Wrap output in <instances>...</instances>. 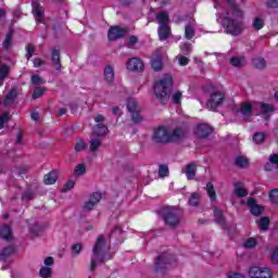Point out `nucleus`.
Instances as JSON below:
<instances>
[{"instance_id": "f257e3e1", "label": "nucleus", "mask_w": 278, "mask_h": 278, "mask_svg": "<svg viewBox=\"0 0 278 278\" xmlns=\"http://www.w3.org/2000/svg\"><path fill=\"white\" fill-rule=\"evenodd\" d=\"M226 3L228 5V11L224 18L226 31L231 36H240L244 30V12L233 0H226Z\"/></svg>"}, {"instance_id": "f03ea898", "label": "nucleus", "mask_w": 278, "mask_h": 278, "mask_svg": "<svg viewBox=\"0 0 278 278\" xmlns=\"http://www.w3.org/2000/svg\"><path fill=\"white\" fill-rule=\"evenodd\" d=\"M110 248L105 244V238L100 235L92 249L90 270L94 271L98 264H105V260H112V256H108Z\"/></svg>"}, {"instance_id": "7ed1b4c3", "label": "nucleus", "mask_w": 278, "mask_h": 278, "mask_svg": "<svg viewBox=\"0 0 278 278\" xmlns=\"http://www.w3.org/2000/svg\"><path fill=\"white\" fill-rule=\"evenodd\" d=\"M170 88H173V76L170 74H166L154 84V94L163 105L168 103Z\"/></svg>"}, {"instance_id": "20e7f679", "label": "nucleus", "mask_w": 278, "mask_h": 278, "mask_svg": "<svg viewBox=\"0 0 278 278\" xmlns=\"http://www.w3.org/2000/svg\"><path fill=\"white\" fill-rule=\"evenodd\" d=\"M182 211L173 206L163 210V217L168 227H177L181 223Z\"/></svg>"}, {"instance_id": "39448f33", "label": "nucleus", "mask_w": 278, "mask_h": 278, "mask_svg": "<svg viewBox=\"0 0 278 278\" xmlns=\"http://www.w3.org/2000/svg\"><path fill=\"white\" fill-rule=\"evenodd\" d=\"M225 102V92L222 90H215L211 93V97L206 103L207 110L214 111Z\"/></svg>"}, {"instance_id": "423d86ee", "label": "nucleus", "mask_w": 278, "mask_h": 278, "mask_svg": "<svg viewBox=\"0 0 278 278\" xmlns=\"http://www.w3.org/2000/svg\"><path fill=\"white\" fill-rule=\"evenodd\" d=\"M154 142H159L161 144H166L170 142V132L166 126H160L154 129L153 134Z\"/></svg>"}, {"instance_id": "0eeeda50", "label": "nucleus", "mask_w": 278, "mask_h": 278, "mask_svg": "<svg viewBox=\"0 0 278 278\" xmlns=\"http://www.w3.org/2000/svg\"><path fill=\"white\" fill-rule=\"evenodd\" d=\"M251 278H273V270L268 267H251L249 270Z\"/></svg>"}, {"instance_id": "6e6552de", "label": "nucleus", "mask_w": 278, "mask_h": 278, "mask_svg": "<svg viewBox=\"0 0 278 278\" xmlns=\"http://www.w3.org/2000/svg\"><path fill=\"white\" fill-rule=\"evenodd\" d=\"M94 122L97 125L93 127L92 131L94 136L101 137L108 135V126H105V116L103 115H97L94 117Z\"/></svg>"}, {"instance_id": "1a4fd4ad", "label": "nucleus", "mask_w": 278, "mask_h": 278, "mask_svg": "<svg viewBox=\"0 0 278 278\" xmlns=\"http://www.w3.org/2000/svg\"><path fill=\"white\" fill-rule=\"evenodd\" d=\"M127 34V29L121 26H112L109 29L108 38L109 40H118V38H123Z\"/></svg>"}, {"instance_id": "9d476101", "label": "nucleus", "mask_w": 278, "mask_h": 278, "mask_svg": "<svg viewBox=\"0 0 278 278\" xmlns=\"http://www.w3.org/2000/svg\"><path fill=\"white\" fill-rule=\"evenodd\" d=\"M126 68L132 72H141L144 71V63L138 58H132L127 61Z\"/></svg>"}, {"instance_id": "9b49d317", "label": "nucleus", "mask_w": 278, "mask_h": 278, "mask_svg": "<svg viewBox=\"0 0 278 278\" xmlns=\"http://www.w3.org/2000/svg\"><path fill=\"white\" fill-rule=\"evenodd\" d=\"M212 131V127L207 124H199L194 129L197 138H207V136H210Z\"/></svg>"}, {"instance_id": "f8f14e48", "label": "nucleus", "mask_w": 278, "mask_h": 278, "mask_svg": "<svg viewBox=\"0 0 278 278\" xmlns=\"http://www.w3.org/2000/svg\"><path fill=\"white\" fill-rule=\"evenodd\" d=\"M31 5H33V14L37 23H40V21H42V17L45 16V9L42 8V5H40L38 0H34L31 2Z\"/></svg>"}, {"instance_id": "ddd939ff", "label": "nucleus", "mask_w": 278, "mask_h": 278, "mask_svg": "<svg viewBox=\"0 0 278 278\" xmlns=\"http://www.w3.org/2000/svg\"><path fill=\"white\" fill-rule=\"evenodd\" d=\"M172 256L169 254H162L155 261L156 270H162L165 268L166 264H172Z\"/></svg>"}, {"instance_id": "4468645a", "label": "nucleus", "mask_w": 278, "mask_h": 278, "mask_svg": "<svg viewBox=\"0 0 278 278\" xmlns=\"http://www.w3.org/2000/svg\"><path fill=\"white\" fill-rule=\"evenodd\" d=\"M186 138V130L184 128H175L169 132V142H179Z\"/></svg>"}, {"instance_id": "2eb2a0df", "label": "nucleus", "mask_w": 278, "mask_h": 278, "mask_svg": "<svg viewBox=\"0 0 278 278\" xmlns=\"http://www.w3.org/2000/svg\"><path fill=\"white\" fill-rule=\"evenodd\" d=\"M162 49L156 50L154 53L155 58L151 60V67L153 71H162L164 68V64L162 63V55H160V52Z\"/></svg>"}, {"instance_id": "dca6fc26", "label": "nucleus", "mask_w": 278, "mask_h": 278, "mask_svg": "<svg viewBox=\"0 0 278 278\" xmlns=\"http://www.w3.org/2000/svg\"><path fill=\"white\" fill-rule=\"evenodd\" d=\"M248 206L250 207V212L253 216H260V215H262V212H264V207L257 205L255 203L254 198H250L248 200Z\"/></svg>"}, {"instance_id": "f3484780", "label": "nucleus", "mask_w": 278, "mask_h": 278, "mask_svg": "<svg viewBox=\"0 0 278 278\" xmlns=\"http://www.w3.org/2000/svg\"><path fill=\"white\" fill-rule=\"evenodd\" d=\"M187 179L189 181H192V179H194V177H197V164L194 163H190L188 164L186 167H185V170H184Z\"/></svg>"}, {"instance_id": "a211bd4d", "label": "nucleus", "mask_w": 278, "mask_h": 278, "mask_svg": "<svg viewBox=\"0 0 278 278\" xmlns=\"http://www.w3.org/2000/svg\"><path fill=\"white\" fill-rule=\"evenodd\" d=\"M51 60L55 71H62V63L60 62V48H54L52 50Z\"/></svg>"}, {"instance_id": "6ab92c4d", "label": "nucleus", "mask_w": 278, "mask_h": 278, "mask_svg": "<svg viewBox=\"0 0 278 278\" xmlns=\"http://www.w3.org/2000/svg\"><path fill=\"white\" fill-rule=\"evenodd\" d=\"M101 147H103V140H101L100 138L92 137L89 140L90 153H97V151H99V149H101Z\"/></svg>"}, {"instance_id": "aec40b11", "label": "nucleus", "mask_w": 278, "mask_h": 278, "mask_svg": "<svg viewBox=\"0 0 278 278\" xmlns=\"http://www.w3.org/2000/svg\"><path fill=\"white\" fill-rule=\"evenodd\" d=\"M104 79L108 84H113L114 83V77H115V73H114V66L112 65H106L104 67Z\"/></svg>"}, {"instance_id": "412c9836", "label": "nucleus", "mask_w": 278, "mask_h": 278, "mask_svg": "<svg viewBox=\"0 0 278 278\" xmlns=\"http://www.w3.org/2000/svg\"><path fill=\"white\" fill-rule=\"evenodd\" d=\"M58 181V170H51L49 174L45 175L43 184L46 186H53Z\"/></svg>"}, {"instance_id": "4be33fe9", "label": "nucleus", "mask_w": 278, "mask_h": 278, "mask_svg": "<svg viewBox=\"0 0 278 278\" xmlns=\"http://www.w3.org/2000/svg\"><path fill=\"white\" fill-rule=\"evenodd\" d=\"M16 97H18V89L17 88H13L10 90L9 94L5 97L4 99V105H12V103H14Z\"/></svg>"}, {"instance_id": "5701e85b", "label": "nucleus", "mask_w": 278, "mask_h": 278, "mask_svg": "<svg viewBox=\"0 0 278 278\" xmlns=\"http://www.w3.org/2000/svg\"><path fill=\"white\" fill-rule=\"evenodd\" d=\"M253 110H255V104H251L249 102H243L241 104V114L243 116H251V114H253Z\"/></svg>"}, {"instance_id": "b1692460", "label": "nucleus", "mask_w": 278, "mask_h": 278, "mask_svg": "<svg viewBox=\"0 0 278 278\" xmlns=\"http://www.w3.org/2000/svg\"><path fill=\"white\" fill-rule=\"evenodd\" d=\"M170 36V27L168 25H163L159 27V37L160 40H167Z\"/></svg>"}, {"instance_id": "393cba45", "label": "nucleus", "mask_w": 278, "mask_h": 278, "mask_svg": "<svg viewBox=\"0 0 278 278\" xmlns=\"http://www.w3.org/2000/svg\"><path fill=\"white\" fill-rule=\"evenodd\" d=\"M127 110H128L129 114H131L134 112H140V105H138V101H136V99H134V98L128 99Z\"/></svg>"}, {"instance_id": "a878e982", "label": "nucleus", "mask_w": 278, "mask_h": 278, "mask_svg": "<svg viewBox=\"0 0 278 278\" xmlns=\"http://www.w3.org/2000/svg\"><path fill=\"white\" fill-rule=\"evenodd\" d=\"M214 217L217 225H219L220 227H225V216L223 215V211H220V208L214 210Z\"/></svg>"}, {"instance_id": "bb28decb", "label": "nucleus", "mask_w": 278, "mask_h": 278, "mask_svg": "<svg viewBox=\"0 0 278 278\" xmlns=\"http://www.w3.org/2000/svg\"><path fill=\"white\" fill-rule=\"evenodd\" d=\"M233 193L236 194V197H239L240 199L247 197V194H249L247 192V189L242 188V182H235V191Z\"/></svg>"}, {"instance_id": "cd10ccee", "label": "nucleus", "mask_w": 278, "mask_h": 278, "mask_svg": "<svg viewBox=\"0 0 278 278\" xmlns=\"http://www.w3.org/2000/svg\"><path fill=\"white\" fill-rule=\"evenodd\" d=\"M156 21L160 26L168 25V13L166 11L157 13Z\"/></svg>"}, {"instance_id": "c85d7f7f", "label": "nucleus", "mask_w": 278, "mask_h": 278, "mask_svg": "<svg viewBox=\"0 0 278 278\" xmlns=\"http://www.w3.org/2000/svg\"><path fill=\"white\" fill-rule=\"evenodd\" d=\"M0 236L3 240H10V238H12V228L8 225L2 226L0 228Z\"/></svg>"}, {"instance_id": "c756f323", "label": "nucleus", "mask_w": 278, "mask_h": 278, "mask_svg": "<svg viewBox=\"0 0 278 278\" xmlns=\"http://www.w3.org/2000/svg\"><path fill=\"white\" fill-rule=\"evenodd\" d=\"M201 203V195L199 193H191L189 198V205L192 207H199V204Z\"/></svg>"}, {"instance_id": "7c9ffc66", "label": "nucleus", "mask_w": 278, "mask_h": 278, "mask_svg": "<svg viewBox=\"0 0 278 278\" xmlns=\"http://www.w3.org/2000/svg\"><path fill=\"white\" fill-rule=\"evenodd\" d=\"M252 27H253V29H255V31H260V29H263L264 28V18H262L260 16L254 17Z\"/></svg>"}, {"instance_id": "2f4dec72", "label": "nucleus", "mask_w": 278, "mask_h": 278, "mask_svg": "<svg viewBox=\"0 0 278 278\" xmlns=\"http://www.w3.org/2000/svg\"><path fill=\"white\" fill-rule=\"evenodd\" d=\"M235 163L239 168H247L249 166V160L244 156H237Z\"/></svg>"}, {"instance_id": "473e14b6", "label": "nucleus", "mask_w": 278, "mask_h": 278, "mask_svg": "<svg viewBox=\"0 0 278 278\" xmlns=\"http://www.w3.org/2000/svg\"><path fill=\"white\" fill-rule=\"evenodd\" d=\"M53 274V269L51 267L43 266L39 270V276L42 278H51Z\"/></svg>"}, {"instance_id": "72a5a7b5", "label": "nucleus", "mask_w": 278, "mask_h": 278, "mask_svg": "<svg viewBox=\"0 0 278 278\" xmlns=\"http://www.w3.org/2000/svg\"><path fill=\"white\" fill-rule=\"evenodd\" d=\"M130 118H131L132 123H135V125H138V124L142 123V121H144V118L140 114V111H135V112L130 113Z\"/></svg>"}, {"instance_id": "f704fd0d", "label": "nucleus", "mask_w": 278, "mask_h": 278, "mask_svg": "<svg viewBox=\"0 0 278 278\" xmlns=\"http://www.w3.org/2000/svg\"><path fill=\"white\" fill-rule=\"evenodd\" d=\"M269 225H270V219L268 217H262L258 220V227L262 231H267Z\"/></svg>"}, {"instance_id": "c9c22d12", "label": "nucleus", "mask_w": 278, "mask_h": 278, "mask_svg": "<svg viewBox=\"0 0 278 278\" xmlns=\"http://www.w3.org/2000/svg\"><path fill=\"white\" fill-rule=\"evenodd\" d=\"M206 192L211 201H216V190L214 189V185L212 182H208L206 185Z\"/></svg>"}, {"instance_id": "e433bc0d", "label": "nucleus", "mask_w": 278, "mask_h": 278, "mask_svg": "<svg viewBox=\"0 0 278 278\" xmlns=\"http://www.w3.org/2000/svg\"><path fill=\"white\" fill-rule=\"evenodd\" d=\"M230 64L232 66H236L237 68H240L241 66H244V59L239 56H233L230 59Z\"/></svg>"}, {"instance_id": "4c0bfd02", "label": "nucleus", "mask_w": 278, "mask_h": 278, "mask_svg": "<svg viewBox=\"0 0 278 278\" xmlns=\"http://www.w3.org/2000/svg\"><path fill=\"white\" fill-rule=\"evenodd\" d=\"M264 140H266V135L264 132H255L253 135V142H255V144H262Z\"/></svg>"}, {"instance_id": "58836bf2", "label": "nucleus", "mask_w": 278, "mask_h": 278, "mask_svg": "<svg viewBox=\"0 0 278 278\" xmlns=\"http://www.w3.org/2000/svg\"><path fill=\"white\" fill-rule=\"evenodd\" d=\"M253 65L262 71L266 66V60L264 58H256L253 60Z\"/></svg>"}, {"instance_id": "ea45409f", "label": "nucleus", "mask_w": 278, "mask_h": 278, "mask_svg": "<svg viewBox=\"0 0 278 278\" xmlns=\"http://www.w3.org/2000/svg\"><path fill=\"white\" fill-rule=\"evenodd\" d=\"M185 36L187 40H192V38H194V27L192 25L186 26Z\"/></svg>"}, {"instance_id": "a19ab883", "label": "nucleus", "mask_w": 278, "mask_h": 278, "mask_svg": "<svg viewBox=\"0 0 278 278\" xmlns=\"http://www.w3.org/2000/svg\"><path fill=\"white\" fill-rule=\"evenodd\" d=\"M261 112L262 114H270V112H275V106L267 103H261Z\"/></svg>"}, {"instance_id": "79ce46f5", "label": "nucleus", "mask_w": 278, "mask_h": 278, "mask_svg": "<svg viewBox=\"0 0 278 278\" xmlns=\"http://www.w3.org/2000/svg\"><path fill=\"white\" fill-rule=\"evenodd\" d=\"M45 92H47L45 87H37L33 92V99H40Z\"/></svg>"}, {"instance_id": "37998d69", "label": "nucleus", "mask_w": 278, "mask_h": 278, "mask_svg": "<svg viewBox=\"0 0 278 278\" xmlns=\"http://www.w3.org/2000/svg\"><path fill=\"white\" fill-rule=\"evenodd\" d=\"M181 97H184V93L181 91H174L172 94V101L175 104L181 103Z\"/></svg>"}, {"instance_id": "c03bdc74", "label": "nucleus", "mask_w": 278, "mask_h": 278, "mask_svg": "<svg viewBox=\"0 0 278 278\" xmlns=\"http://www.w3.org/2000/svg\"><path fill=\"white\" fill-rule=\"evenodd\" d=\"M243 247L245 249H255V247H257V240H255L254 238H249L248 240H245V242L243 243Z\"/></svg>"}, {"instance_id": "a18cd8bd", "label": "nucleus", "mask_w": 278, "mask_h": 278, "mask_svg": "<svg viewBox=\"0 0 278 278\" xmlns=\"http://www.w3.org/2000/svg\"><path fill=\"white\" fill-rule=\"evenodd\" d=\"M2 47L3 49H10L12 47V34H7Z\"/></svg>"}, {"instance_id": "49530a36", "label": "nucleus", "mask_w": 278, "mask_h": 278, "mask_svg": "<svg viewBox=\"0 0 278 278\" xmlns=\"http://www.w3.org/2000/svg\"><path fill=\"white\" fill-rule=\"evenodd\" d=\"M101 199H102L101 193L100 192H94L90 195L89 201L97 205V203H99V201H101Z\"/></svg>"}, {"instance_id": "de8ad7c7", "label": "nucleus", "mask_w": 278, "mask_h": 278, "mask_svg": "<svg viewBox=\"0 0 278 278\" xmlns=\"http://www.w3.org/2000/svg\"><path fill=\"white\" fill-rule=\"evenodd\" d=\"M75 175H77V177H81V175H84V173H86V165L84 164H78L74 170Z\"/></svg>"}, {"instance_id": "09e8293b", "label": "nucleus", "mask_w": 278, "mask_h": 278, "mask_svg": "<svg viewBox=\"0 0 278 278\" xmlns=\"http://www.w3.org/2000/svg\"><path fill=\"white\" fill-rule=\"evenodd\" d=\"M45 83H46L45 79H42V77H40V75H33L31 76V84H34L35 86H40Z\"/></svg>"}, {"instance_id": "8fccbe9b", "label": "nucleus", "mask_w": 278, "mask_h": 278, "mask_svg": "<svg viewBox=\"0 0 278 278\" xmlns=\"http://www.w3.org/2000/svg\"><path fill=\"white\" fill-rule=\"evenodd\" d=\"M181 49V53H184V55H188V53H190L192 51V46L190 43H182L180 46Z\"/></svg>"}, {"instance_id": "3c124183", "label": "nucleus", "mask_w": 278, "mask_h": 278, "mask_svg": "<svg viewBox=\"0 0 278 278\" xmlns=\"http://www.w3.org/2000/svg\"><path fill=\"white\" fill-rule=\"evenodd\" d=\"M88 146L86 144V142H84V140H78L76 146H75V151L79 152V151H86V148Z\"/></svg>"}, {"instance_id": "603ef678", "label": "nucleus", "mask_w": 278, "mask_h": 278, "mask_svg": "<svg viewBox=\"0 0 278 278\" xmlns=\"http://www.w3.org/2000/svg\"><path fill=\"white\" fill-rule=\"evenodd\" d=\"M159 175H160V177H168V166L161 165L159 167Z\"/></svg>"}, {"instance_id": "864d4df0", "label": "nucleus", "mask_w": 278, "mask_h": 278, "mask_svg": "<svg viewBox=\"0 0 278 278\" xmlns=\"http://www.w3.org/2000/svg\"><path fill=\"white\" fill-rule=\"evenodd\" d=\"M74 188H75V181L68 180L67 182H65V185L63 187V192H68L71 190H73Z\"/></svg>"}, {"instance_id": "5fc2aeb1", "label": "nucleus", "mask_w": 278, "mask_h": 278, "mask_svg": "<svg viewBox=\"0 0 278 278\" xmlns=\"http://www.w3.org/2000/svg\"><path fill=\"white\" fill-rule=\"evenodd\" d=\"M81 249H83V247L80 243L74 244L72 248L73 256L76 257V255H79L81 253Z\"/></svg>"}, {"instance_id": "6e6d98bb", "label": "nucleus", "mask_w": 278, "mask_h": 278, "mask_svg": "<svg viewBox=\"0 0 278 278\" xmlns=\"http://www.w3.org/2000/svg\"><path fill=\"white\" fill-rule=\"evenodd\" d=\"M269 199L271 203H278V189H274L269 192Z\"/></svg>"}, {"instance_id": "4d7b16f0", "label": "nucleus", "mask_w": 278, "mask_h": 278, "mask_svg": "<svg viewBox=\"0 0 278 278\" xmlns=\"http://www.w3.org/2000/svg\"><path fill=\"white\" fill-rule=\"evenodd\" d=\"M10 121V114L4 113L3 115H0V129H3V125Z\"/></svg>"}, {"instance_id": "13d9d810", "label": "nucleus", "mask_w": 278, "mask_h": 278, "mask_svg": "<svg viewBox=\"0 0 278 278\" xmlns=\"http://www.w3.org/2000/svg\"><path fill=\"white\" fill-rule=\"evenodd\" d=\"M189 63H190V59H188L187 56H184V55L178 56V64L180 66H188Z\"/></svg>"}, {"instance_id": "bf43d9fd", "label": "nucleus", "mask_w": 278, "mask_h": 278, "mask_svg": "<svg viewBox=\"0 0 278 278\" xmlns=\"http://www.w3.org/2000/svg\"><path fill=\"white\" fill-rule=\"evenodd\" d=\"M26 51H27L26 58H27V60H30L31 56L34 55V51H36V48H34L33 45H28V46L26 47Z\"/></svg>"}, {"instance_id": "052dcab7", "label": "nucleus", "mask_w": 278, "mask_h": 278, "mask_svg": "<svg viewBox=\"0 0 278 278\" xmlns=\"http://www.w3.org/2000/svg\"><path fill=\"white\" fill-rule=\"evenodd\" d=\"M8 73H10V67L8 65H1L0 66V77H8Z\"/></svg>"}, {"instance_id": "680f3d73", "label": "nucleus", "mask_w": 278, "mask_h": 278, "mask_svg": "<svg viewBox=\"0 0 278 278\" xmlns=\"http://www.w3.org/2000/svg\"><path fill=\"white\" fill-rule=\"evenodd\" d=\"M54 262L55 261L53 260V257L48 256V257L45 258L43 264H45L46 267L51 268V266H53Z\"/></svg>"}, {"instance_id": "e2e57ef3", "label": "nucleus", "mask_w": 278, "mask_h": 278, "mask_svg": "<svg viewBox=\"0 0 278 278\" xmlns=\"http://www.w3.org/2000/svg\"><path fill=\"white\" fill-rule=\"evenodd\" d=\"M270 260L273 264H278V248L274 250V252L270 255Z\"/></svg>"}, {"instance_id": "0e129e2a", "label": "nucleus", "mask_w": 278, "mask_h": 278, "mask_svg": "<svg viewBox=\"0 0 278 278\" xmlns=\"http://www.w3.org/2000/svg\"><path fill=\"white\" fill-rule=\"evenodd\" d=\"M269 162L270 164H274L275 166L278 167V155L277 154H273L269 156Z\"/></svg>"}, {"instance_id": "69168bd1", "label": "nucleus", "mask_w": 278, "mask_h": 278, "mask_svg": "<svg viewBox=\"0 0 278 278\" xmlns=\"http://www.w3.org/2000/svg\"><path fill=\"white\" fill-rule=\"evenodd\" d=\"M112 113L114 114V116H122L123 115V111H121V108H118V106H113L112 108Z\"/></svg>"}, {"instance_id": "338daca9", "label": "nucleus", "mask_w": 278, "mask_h": 278, "mask_svg": "<svg viewBox=\"0 0 278 278\" xmlns=\"http://www.w3.org/2000/svg\"><path fill=\"white\" fill-rule=\"evenodd\" d=\"M267 8H271V9L278 8V0H269L267 2Z\"/></svg>"}, {"instance_id": "774afa93", "label": "nucleus", "mask_w": 278, "mask_h": 278, "mask_svg": "<svg viewBox=\"0 0 278 278\" xmlns=\"http://www.w3.org/2000/svg\"><path fill=\"white\" fill-rule=\"evenodd\" d=\"M94 204L93 202H90L89 200L85 203V210H87L88 212H90V210L94 208Z\"/></svg>"}]
</instances>
